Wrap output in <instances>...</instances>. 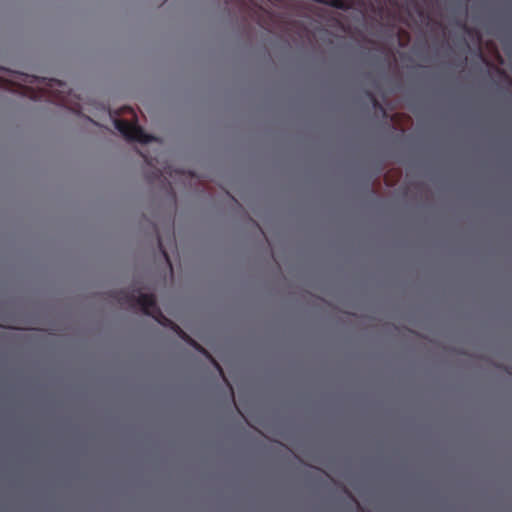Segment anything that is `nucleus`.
<instances>
[{
	"label": "nucleus",
	"instance_id": "obj_6",
	"mask_svg": "<svg viewBox=\"0 0 512 512\" xmlns=\"http://www.w3.org/2000/svg\"><path fill=\"white\" fill-rule=\"evenodd\" d=\"M144 159H145V162L149 165H152V159L151 158H148L147 156H143Z\"/></svg>",
	"mask_w": 512,
	"mask_h": 512
},
{
	"label": "nucleus",
	"instance_id": "obj_1",
	"mask_svg": "<svg viewBox=\"0 0 512 512\" xmlns=\"http://www.w3.org/2000/svg\"><path fill=\"white\" fill-rule=\"evenodd\" d=\"M115 298L121 305H127L130 308L140 307L145 315L151 316L159 324L171 328L182 340L195 348L197 351L208 356V352L200 344L192 339L177 324L163 315L157 306L154 294L141 293L137 290H120L116 293Z\"/></svg>",
	"mask_w": 512,
	"mask_h": 512
},
{
	"label": "nucleus",
	"instance_id": "obj_3",
	"mask_svg": "<svg viewBox=\"0 0 512 512\" xmlns=\"http://www.w3.org/2000/svg\"><path fill=\"white\" fill-rule=\"evenodd\" d=\"M315 2L326 4L340 10H349L352 7V0H314Z\"/></svg>",
	"mask_w": 512,
	"mask_h": 512
},
{
	"label": "nucleus",
	"instance_id": "obj_4",
	"mask_svg": "<svg viewBox=\"0 0 512 512\" xmlns=\"http://www.w3.org/2000/svg\"><path fill=\"white\" fill-rule=\"evenodd\" d=\"M366 95L367 97L369 98V100L372 102L374 108H380L382 109L379 101L376 99V97L370 92V91H367L366 92Z\"/></svg>",
	"mask_w": 512,
	"mask_h": 512
},
{
	"label": "nucleus",
	"instance_id": "obj_2",
	"mask_svg": "<svg viewBox=\"0 0 512 512\" xmlns=\"http://www.w3.org/2000/svg\"><path fill=\"white\" fill-rule=\"evenodd\" d=\"M115 128L129 141L140 143H149L155 138L147 133L136 123L123 119H117L114 122Z\"/></svg>",
	"mask_w": 512,
	"mask_h": 512
},
{
	"label": "nucleus",
	"instance_id": "obj_7",
	"mask_svg": "<svg viewBox=\"0 0 512 512\" xmlns=\"http://www.w3.org/2000/svg\"><path fill=\"white\" fill-rule=\"evenodd\" d=\"M163 254H164L165 258L167 259V261H169V257L167 255V253L163 251Z\"/></svg>",
	"mask_w": 512,
	"mask_h": 512
},
{
	"label": "nucleus",
	"instance_id": "obj_9",
	"mask_svg": "<svg viewBox=\"0 0 512 512\" xmlns=\"http://www.w3.org/2000/svg\"><path fill=\"white\" fill-rule=\"evenodd\" d=\"M386 185L390 186V183L388 182V179H385Z\"/></svg>",
	"mask_w": 512,
	"mask_h": 512
},
{
	"label": "nucleus",
	"instance_id": "obj_8",
	"mask_svg": "<svg viewBox=\"0 0 512 512\" xmlns=\"http://www.w3.org/2000/svg\"><path fill=\"white\" fill-rule=\"evenodd\" d=\"M386 185L390 186V183L388 182V179H385Z\"/></svg>",
	"mask_w": 512,
	"mask_h": 512
},
{
	"label": "nucleus",
	"instance_id": "obj_10",
	"mask_svg": "<svg viewBox=\"0 0 512 512\" xmlns=\"http://www.w3.org/2000/svg\"><path fill=\"white\" fill-rule=\"evenodd\" d=\"M386 185L390 186V183L388 182V179H385Z\"/></svg>",
	"mask_w": 512,
	"mask_h": 512
},
{
	"label": "nucleus",
	"instance_id": "obj_5",
	"mask_svg": "<svg viewBox=\"0 0 512 512\" xmlns=\"http://www.w3.org/2000/svg\"><path fill=\"white\" fill-rule=\"evenodd\" d=\"M54 84H57V85H58V86H60V87L64 86V84H63L62 82H60V81H56V80H51V79H50V80H49V83L47 84L48 89H50V90H51V88H53V87H54Z\"/></svg>",
	"mask_w": 512,
	"mask_h": 512
}]
</instances>
